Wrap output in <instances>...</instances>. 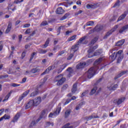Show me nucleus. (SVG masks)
<instances>
[{
	"label": "nucleus",
	"mask_w": 128,
	"mask_h": 128,
	"mask_svg": "<svg viewBox=\"0 0 128 128\" xmlns=\"http://www.w3.org/2000/svg\"><path fill=\"white\" fill-rule=\"evenodd\" d=\"M118 57V62H120L122 58H124V54H122V50H119L118 53L114 52L112 54L110 55V59L112 60V61L114 60Z\"/></svg>",
	"instance_id": "nucleus-1"
},
{
	"label": "nucleus",
	"mask_w": 128,
	"mask_h": 128,
	"mask_svg": "<svg viewBox=\"0 0 128 128\" xmlns=\"http://www.w3.org/2000/svg\"><path fill=\"white\" fill-rule=\"evenodd\" d=\"M86 36H84L80 38L78 42V44L72 46V50L74 52H76L78 50V45L80 44H82L84 40H86Z\"/></svg>",
	"instance_id": "nucleus-2"
},
{
	"label": "nucleus",
	"mask_w": 128,
	"mask_h": 128,
	"mask_svg": "<svg viewBox=\"0 0 128 128\" xmlns=\"http://www.w3.org/2000/svg\"><path fill=\"white\" fill-rule=\"evenodd\" d=\"M96 74V68L93 67L90 68L86 74L87 75L88 78H92L94 74Z\"/></svg>",
	"instance_id": "nucleus-3"
},
{
	"label": "nucleus",
	"mask_w": 128,
	"mask_h": 128,
	"mask_svg": "<svg viewBox=\"0 0 128 128\" xmlns=\"http://www.w3.org/2000/svg\"><path fill=\"white\" fill-rule=\"evenodd\" d=\"M60 106H62V104L60 103L58 104L56 110L54 113L51 112L50 114L48 116L49 118H55L56 116H58L60 114V110H62Z\"/></svg>",
	"instance_id": "nucleus-4"
},
{
	"label": "nucleus",
	"mask_w": 128,
	"mask_h": 128,
	"mask_svg": "<svg viewBox=\"0 0 128 128\" xmlns=\"http://www.w3.org/2000/svg\"><path fill=\"white\" fill-rule=\"evenodd\" d=\"M88 58H92V56H98V55L100 54H102V50H97L96 51V52H95V53L94 54H92V49H90L88 50Z\"/></svg>",
	"instance_id": "nucleus-5"
},
{
	"label": "nucleus",
	"mask_w": 128,
	"mask_h": 128,
	"mask_svg": "<svg viewBox=\"0 0 128 128\" xmlns=\"http://www.w3.org/2000/svg\"><path fill=\"white\" fill-rule=\"evenodd\" d=\"M56 82H57V86H60L61 84H62L64 82H66V78H62V75L60 74L57 76L56 78Z\"/></svg>",
	"instance_id": "nucleus-6"
},
{
	"label": "nucleus",
	"mask_w": 128,
	"mask_h": 128,
	"mask_svg": "<svg viewBox=\"0 0 128 128\" xmlns=\"http://www.w3.org/2000/svg\"><path fill=\"white\" fill-rule=\"evenodd\" d=\"M46 112L42 111V112L40 116V118L37 120L32 122V123L30 124V126H34L36 124H38V122L40 120L41 118H46Z\"/></svg>",
	"instance_id": "nucleus-7"
},
{
	"label": "nucleus",
	"mask_w": 128,
	"mask_h": 128,
	"mask_svg": "<svg viewBox=\"0 0 128 128\" xmlns=\"http://www.w3.org/2000/svg\"><path fill=\"white\" fill-rule=\"evenodd\" d=\"M30 94V90H27L26 92H24L18 98V102H22L28 94Z\"/></svg>",
	"instance_id": "nucleus-8"
},
{
	"label": "nucleus",
	"mask_w": 128,
	"mask_h": 128,
	"mask_svg": "<svg viewBox=\"0 0 128 128\" xmlns=\"http://www.w3.org/2000/svg\"><path fill=\"white\" fill-rule=\"evenodd\" d=\"M118 28V25H116L114 26L113 28H112L110 31L106 33V36L104 37V38H106V36H110V34H112L114 32H116V28Z\"/></svg>",
	"instance_id": "nucleus-9"
},
{
	"label": "nucleus",
	"mask_w": 128,
	"mask_h": 128,
	"mask_svg": "<svg viewBox=\"0 0 128 128\" xmlns=\"http://www.w3.org/2000/svg\"><path fill=\"white\" fill-rule=\"evenodd\" d=\"M107 88L109 90H114L118 88V84L114 85L112 83H109Z\"/></svg>",
	"instance_id": "nucleus-10"
},
{
	"label": "nucleus",
	"mask_w": 128,
	"mask_h": 128,
	"mask_svg": "<svg viewBox=\"0 0 128 128\" xmlns=\"http://www.w3.org/2000/svg\"><path fill=\"white\" fill-rule=\"evenodd\" d=\"M86 62H80L76 65V68L77 70H82V68H84L86 66Z\"/></svg>",
	"instance_id": "nucleus-11"
},
{
	"label": "nucleus",
	"mask_w": 128,
	"mask_h": 128,
	"mask_svg": "<svg viewBox=\"0 0 128 128\" xmlns=\"http://www.w3.org/2000/svg\"><path fill=\"white\" fill-rule=\"evenodd\" d=\"M33 100L34 102V106H38V104L42 102V98L40 97H38L35 98Z\"/></svg>",
	"instance_id": "nucleus-12"
},
{
	"label": "nucleus",
	"mask_w": 128,
	"mask_h": 128,
	"mask_svg": "<svg viewBox=\"0 0 128 128\" xmlns=\"http://www.w3.org/2000/svg\"><path fill=\"white\" fill-rule=\"evenodd\" d=\"M34 106V100H30L26 106V108H30Z\"/></svg>",
	"instance_id": "nucleus-13"
},
{
	"label": "nucleus",
	"mask_w": 128,
	"mask_h": 128,
	"mask_svg": "<svg viewBox=\"0 0 128 128\" xmlns=\"http://www.w3.org/2000/svg\"><path fill=\"white\" fill-rule=\"evenodd\" d=\"M54 66H50L48 68L46 69L44 72L42 74H48L50 72V70H54Z\"/></svg>",
	"instance_id": "nucleus-14"
},
{
	"label": "nucleus",
	"mask_w": 128,
	"mask_h": 128,
	"mask_svg": "<svg viewBox=\"0 0 128 128\" xmlns=\"http://www.w3.org/2000/svg\"><path fill=\"white\" fill-rule=\"evenodd\" d=\"M64 12V10L62 7L58 8L56 10V14H62Z\"/></svg>",
	"instance_id": "nucleus-15"
},
{
	"label": "nucleus",
	"mask_w": 128,
	"mask_h": 128,
	"mask_svg": "<svg viewBox=\"0 0 128 128\" xmlns=\"http://www.w3.org/2000/svg\"><path fill=\"white\" fill-rule=\"evenodd\" d=\"M99 118L100 116H94V115H92L86 117V120H92V118Z\"/></svg>",
	"instance_id": "nucleus-16"
},
{
	"label": "nucleus",
	"mask_w": 128,
	"mask_h": 128,
	"mask_svg": "<svg viewBox=\"0 0 128 128\" xmlns=\"http://www.w3.org/2000/svg\"><path fill=\"white\" fill-rule=\"evenodd\" d=\"M128 28V25H126L125 26H124L119 30L120 34H122V32H126V30Z\"/></svg>",
	"instance_id": "nucleus-17"
},
{
	"label": "nucleus",
	"mask_w": 128,
	"mask_h": 128,
	"mask_svg": "<svg viewBox=\"0 0 128 128\" xmlns=\"http://www.w3.org/2000/svg\"><path fill=\"white\" fill-rule=\"evenodd\" d=\"M66 66H68V64H64L61 66L59 70H58V73L60 74V72H62V70H64L66 68Z\"/></svg>",
	"instance_id": "nucleus-18"
},
{
	"label": "nucleus",
	"mask_w": 128,
	"mask_h": 128,
	"mask_svg": "<svg viewBox=\"0 0 128 128\" xmlns=\"http://www.w3.org/2000/svg\"><path fill=\"white\" fill-rule=\"evenodd\" d=\"M20 113H18L14 117V119L12 120V122H18V120L20 118Z\"/></svg>",
	"instance_id": "nucleus-19"
},
{
	"label": "nucleus",
	"mask_w": 128,
	"mask_h": 128,
	"mask_svg": "<svg viewBox=\"0 0 128 128\" xmlns=\"http://www.w3.org/2000/svg\"><path fill=\"white\" fill-rule=\"evenodd\" d=\"M70 112H72V110H66L64 113V118H68V116H70Z\"/></svg>",
	"instance_id": "nucleus-20"
},
{
	"label": "nucleus",
	"mask_w": 128,
	"mask_h": 128,
	"mask_svg": "<svg viewBox=\"0 0 128 128\" xmlns=\"http://www.w3.org/2000/svg\"><path fill=\"white\" fill-rule=\"evenodd\" d=\"M12 94V90H11L9 93L6 96L4 99L3 100V102H6V100H8V98H10V94Z\"/></svg>",
	"instance_id": "nucleus-21"
},
{
	"label": "nucleus",
	"mask_w": 128,
	"mask_h": 128,
	"mask_svg": "<svg viewBox=\"0 0 128 128\" xmlns=\"http://www.w3.org/2000/svg\"><path fill=\"white\" fill-rule=\"evenodd\" d=\"M124 44V40H122L120 41H118L116 44V46H122V44Z\"/></svg>",
	"instance_id": "nucleus-22"
},
{
	"label": "nucleus",
	"mask_w": 128,
	"mask_h": 128,
	"mask_svg": "<svg viewBox=\"0 0 128 128\" xmlns=\"http://www.w3.org/2000/svg\"><path fill=\"white\" fill-rule=\"evenodd\" d=\"M10 116L5 114L0 118V122H2L3 120H10Z\"/></svg>",
	"instance_id": "nucleus-23"
},
{
	"label": "nucleus",
	"mask_w": 128,
	"mask_h": 128,
	"mask_svg": "<svg viewBox=\"0 0 128 128\" xmlns=\"http://www.w3.org/2000/svg\"><path fill=\"white\" fill-rule=\"evenodd\" d=\"M67 72H69V74L68 75V78H70V76H72V74L74 72V71L72 70V68H68L67 69Z\"/></svg>",
	"instance_id": "nucleus-24"
},
{
	"label": "nucleus",
	"mask_w": 128,
	"mask_h": 128,
	"mask_svg": "<svg viewBox=\"0 0 128 128\" xmlns=\"http://www.w3.org/2000/svg\"><path fill=\"white\" fill-rule=\"evenodd\" d=\"M10 30H12V24L10 23L8 24V28L6 30V34H8V32H10Z\"/></svg>",
	"instance_id": "nucleus-25"
},
{
	"label": "nucleus",
	"mask_w": 128,
	"mask_h": 128,
	"mask_svg": "<svg viewBox=\"0 0 128 128\" xmlns=\"http://www.w3.org/2000/svg\"><path fill=\"white\" fill-rule=\"evenodd\" d=\"M76 40V35H74L68 39V42H72V40Z\"/></svg>",
	"instance_id": "nucleus-26"
},
{
	"label": "nucleus",
	"mask_w": 128,
	"mask_h": 128,
	"mask_svg": "<svg viewBox=\"0 0 128 128\" xmlns=\"http://www.w3.org/2000/svg\"><path fill=\"white\" fill-rule=\"evenodd\" d=\"M76 88H78V84H74L72 89V94H74V92H76Z\"/></svg>",
	"instance_id": "nucleus-27"
},
{
	"label": "nucleus",
	"mask_w": 128,
	"mask_h": 128,
	"mask_svg": "<svg viewBox=\"0 0 128 128\" xmlns=\"http://www.w3.org/2000/svg\"><path fill=\"white\" fill-rule=\"evenodd\" d=\"M40 71V70L38 68H33L31 72L32 74H36V72H38Z\"/></svg>",
	"instance_id": "nucleus-28"
},
{
	"label": "nucleus",
	"mask_w": 128,
	"mask_h": 128,
	"mask_svg": "<svg viewBox=\"0 0 128 128\" xmlns=\"http://www.w3.org/2000/svg\"><path fill=\"white\" fill-rule=\"evenodd\" d=\"M98 90V87L95 86L93 88L92 90L90 92V95L92 96V94H94L96 92V90Z\"/></svg>",
	"instance_id": "nucleus-29"
},
{
	"label": "nucleus",
	"mask_w": 128,
	"mask_h": 128,
	"mask_svg": "<svg viewBox=\"0 0 128 128\" xmlns=\"http://www.w3.org/2000/svg\"><path fill=\"white\" fill-rule=\"evenodd\" d=\"M126 14H122L121 16H120L117 22H120V20H124V18H126Z\"/></svg>",
	"instance_id": "nucleus-30"
},
{
	"label": "nucleus",
	"mask_w": 128,
	"mask_h": 128,
	"mask_svg": "<svg viewBox=\"0 0 128 128\" xmlns=\"http://www.w3.org/2000/svg\"><path fill=\"white\" fill-rule=\"evenodd\" d=\"M126 71H123L121 72L120 74H119L116 77H115V80H116L117 78H120L122 76H123V74H126Z\"/></svg>",
	"instance_id": "nucleus-31"
},
{
	"label": "nucleus",
	"mask_w": 128,
	"mask_h": 128,
	"mask_svg": "<svg viewBox=\"0 0 128 128\" xmlns=\"http://www.w3.org/2000/svg\"><path fill=\"white\" fill-rule=\"evenodd\" d=\"M104 60V58H100L99 59L96 60L94 62L95 64H98L100 62H102Z\"/></svg>",
	"instance_id": "nucleus-32"
},
{
	"label": "nucleus",
	"mask_w": 128,
	"mask_h": 128,
	"mask_svg": "<svg viewBox=\"0 0 128 128\" xmlns=\"http://www.w3.org/2000/svg\"><path fill=\"white\" fill-rule=\"evenodd\" d=\"M62 128H74V127L72 126H70V124L68 123L63 126Z\"/></svg>",
	"instance_id": "nucleus-33"
},
{
	"label": "nucleus",
	"mask_w": 128,
	"mask_h": 128,
	"mask_svg": "<svg viewBox=\"0 0 128 128\" xmlns=\"http://www.w3.org/2000/svg\"><path fill=\"white\" fill-rule=\"evenodd\" d=\"M124 98H120L118 101H117V104H120L122 102H124Z\"/></svg>",
	"instance_id": "nucleus-34"
},
{
	"label": "nucleus",
	"mask_w": 128,
	"mask_h": 128,
	"mask_svg": "<svg viewBox=\"0 0 128 128\" xmlns=\"http://www.w3.org/2000/svg\"><path fill=\"white\" fill-rule=\"evenodd\" d=\"M94 24V22L92 21H90L86 24V26H92Z\"/></svg>",
	"instance_id": "nucleus-35"
},
{
	"label": "nucleus",
	"mask_w": 128,
	"mask_h": 128,
	"mask_svg": "<svg viewBox=\"0 0 128 128\" xmlns=\"http://www.w3.org/2000/svg\"><path fill=\"white\" fill-rule=\"evenodd\" d=\"M38 52L40 54H46V52H48V50H44L42 49H40L38 50Z\"/></svg>",
	"instance_id": "nucleus-36"
},
{
	"label": "nucleus",
	"mask_w": 128,
	"mask_h": 128,
	"mask_svg": "<svg viewBox=\"0 0 128 128\" xmlns=\"http://www.w3.org/2000/svg\"><path fill=\"white\" fill-rule=\"evenodd\" d=\"M48 44H50V39L48 38L45 44L44 45V48H48Z\"/></svg>",
	"instance_id": "nucleus-37"
},
{
	"label": "nucleus",
	"mask_w": 128,
	"mask_h": 128,
	"mask_svg": "<svg viewBox=\"0 0 128 128\" xmlns=\"http://www.w3.org/2000/svg\"><path fill=\"white\" fill-rule=\"evenodd\" d=\"M38 94V91H34L31 94L30 96H36Z\"/></svg>",
	"instance_id": "nucleus-38"
},
{
	"label": "nucleus",
	"mask_w": 128,
	"mask_h": 128,
	"mask_svg": "<svg viewBox=\"0 0 128 128\" xmlns=\"http://www.w3.org/2000/svg\"><path fill=\"white\" fill-rule=\"evenodd\" d=\"M82 106V103H80L78 105L76 108V110H78Z\"/></svg>",
	"instance_id": "nucleus-39"
},
{
	"label": "nucleus",
	"mask_w": 128,
	"mask_h": 128,
	"mask_svg": "<svg viewBox=\"0 0 128 128\" xmlns=\"http://www.w3.org/2000/svg\"><path fill=\"white\" fill-rule=\"evenodd\" d=\"M20 86V84L16 83H12L11 84V86H13V88H16V86Z\"/></svg>",
	"instance_id": "nucleus-40"
},
{
	"label": "nucleus",
	"mask_w": 128,
	"mask_h": 128,
	"mask_svg": "<svg viewBox=\"0 0 128 128\" xmlns=\"http://www.w3.org/2000/svg\"><path fill=\"white\" fill-rule=\"evenodd\" d=\"M86 8L90 10V8H94V5L88 4L86 6Z\"/></svg>",
	"instance_id": "nucleus-41"
},
{
	"label": "nucleus",
	"mask_w": 128,
	"mask_h": 128,
	"mask_svg": "<svg viewBox=\"0 0 128 128\" xmlns=\"http://www.w3.org/2000/svg\"><path fill=\"white\" fill-rule=\"evenodd\" d=\"M74 2H76V0H68V4H72Z\"/></svg>",
	"instance_id": "nucleus-42"
},
{
	"label": "nucleus",
	"mask_w": 128,
	"mask_h": 128,
	"mask_svg": "<svg viewBox=\"0 0 128 128\" xmlns=\"http://www.w3.org/2000/svg\"><path fill=\"white\" fill-rule=\"evenodd\" d=\"M96 40H98V38H94L91 42V44H96Z\"/></svg>",
	"instance_id": "nucleus-43"
},
{
	"label": "nucleus",
	"mask_w": 128,
	"mask_h": 128,
	"mask_svg": "<svg viewBox=\"0 0 128 128\" xmlns=\"http://www.w3.org/2000/svg\"><path fill=\"white\" fill-rule=\"evenodd\" d=\"M35 54H36V52L32 53V54L31 55L30 60H32V59L34 58V56Z\"/></svg>",
	"instance_id": "nucleus-44"
},
{
	"label": "nucleus",
	"mask_w": 128,
	"mask_h": 128,
	"mask_svg": "<svg viewBox=\"0 0 128 128\" xmlns=\"http://www.w3.org/2000/svg\"><path fill=\"white\" fill-rule=\"evenodd\" d=\"M48 24V22L46 21H43L42 23L41 24L40 26H47Z\"/></svg>",
	"instance_id": "nucleus-45"
},
{
	"label": "nucleus",
	"mask_w": 128,
	"mask_h": 128,
	"mask_svg": "<svg viewBox=\"0 0 128 128\" xmlns=\"http://www.w3.org/2000/svg\"><path fill=\"white\" fill-rule=\"evenodd\" d=\"M120 6V0L117 1L115 4L113 6V8H116V6Z\"/></svg>",
	"instance_id": "nucleus-46"
},
{
	"label": "nucleus",
	"mask_w": 128,
	"mask_h": 128,
	"mask_svg": "<svg viewBox=\"0 0 128 128\" xmlns=\"http://www.w3.org/2000/svg\"><path fill=\"white\" fill-rule=\"evenodd\" d=\"M30 24H25L23 26V28H30Z\"/></svg>",
	"instance_id": "nucleus-47"
},
{
	"label": "nucleus",
	"mask_w": 128,
	"mask_h": 128,
	"mask_svg": "<svg viewBox=\"0 0 128 128\" xmlns=\"http://www.w3.org/2000/svg\"><path fill=\"white\" fill-rule=\"evenodd\" d=\"M32 30H30V29L28 28V29H27L25 32V34H30V32H31Z\"/></svg>",
	"instance_id": "nucleus-48"
},
{
	"label": "nucleus",
	"mask_w": 128,
	"mask_h": 128,
	"mask_svg": "<svg viewBox=\"0 0 128 128\" xmlns=\"http://www.w3.org/2000/svg\"><path fill=\"white\" fill-rule=\"evenodd\" d=\"M70 102H72V99H68L65 102L64 104H70Z\"/></svg>",
	"instance_id": "nucleus-49"
},
{
	"label": "nucleus",
	"mask_w": 128,
	"mask_h": 128,
	"mask_svg": "<svg viewBox=\"0 0 128 128\" xmlns=\"http://www.w3.org/2000/svg\"><path fill=\"white\" fill-rule=\"evenodd\" d=\"M72 30H68L66 32V36H68L69 34H72Z\"/></svg>",
	"instance_id": "nucleus-50"
},
{
	"label": "nucleus",
	"mask_w": 128,
	"mask_h": 128,
	"mask_svg": "<svg viewBox=\"0 0 128 128\" xmlns=\"http://www.w3.org/2000/svg\"><path fill=\"white\" fill-rule=\"evenodd\" d=\"M26 82V78H24L22 80V82H20V84H24Z\"/></svg>",
	"instance_id": "nucleus-51"
},
{
	"label": "nucleus",
	"mask_w": 128,
	"mask_h": 128,
	"mask_svg": "<svg viewBox=\"0 0 128 128\" xmlns=\"http://www.w3.org/2000/svg\"><path fill=\"white\" fill-rule=\"evenodd\" d=\"M22 35H19L18 36L19 42H22Z\"/></svg>",
	"instance_id": "nucleus-52"
},
{
	"label": "nucleus",
	"mask_w": 128,
	"mask_h": 128,
	"mask_svg": "<svg viewBox=\"0 0 128 128\" xmlns=\"http://www.w3.org/2000/svg\"><path fill=\"white\" fill-rule=\"evenodd\" d=\"M20 2H22L20 0H16L14 1V4H20Z\"/></svg>",
	"instance_id": "nucleus-53"
},
{
	"label": "nucleus",
	"mask_w": 128,
	"mask_h": 128,
	"mask_svg": "<svg viewBox=\"0 0 128 128\" xmlns=\"http://www.w3.org/2000/svg\"><path fill=\"white\" fill-rule=\"evenodd\" d=\"M72 56H74V54H70V56L68 57V60H70L72 58Z\"/></svg>",
	"instance_id": "nucleus-54"
},
{
	"label": "nucleus",
	"mask_w": 128,
	"mask_h": 128,
	"mask_svg": "<svg viewBox=\"0 0 128 128\" xmlns=\"http://www.w3.org/2000/svg\"><path fill=\"white\" fill-rule=\"evenodd\" d=\"M4 109H1L0 110V116H2V114H4Z\"/></svg>",
	"instance_id": "nucleus-55"
},
{
	"label": "nucleus",
	"mask_w": 128,
	"mask_h": 128,
	"mask_svg": "<svg viewBox=\"0 0 128 128\" xmlns=\"http://www.w3.org/2000/svg\"><path fill=\"white\" fill-rule=\"evenodd\" d=\"M8 76L6 75V76H0V78H8Z\"/></svg>",
	"instance_id": "nucleus-56"
},
{
	"label": "nucleus",
	"mask_w": 128,
	"mask_h": 128,
	"mask_svg": "<svg viewBox=\"0 0 128 128\" xmlns=\"http://www.w3.org/2000/svg\"><path fill=\"white\" fill-rule=\"evenodd\" d=\"M20 24V20H18L16 22L15 26H18V24Z\"/></svg>",
	"instance_id": "nucleus-57"
},
{
	"label": "nucleus",
	"mask_w": 128,
	"mask_h": 128,
	"mask_svg": "<svg viewBox=\"0 0 128 128\" xmlns=\"http://www.w3.org/2000/svg\"><path fill=\"white\" fill-rule=\"evenodd\" d=\"M120 128H126L124 124H122L120 126Z\"/></svg>",
	"instance_id": "nucleus-58"
},
{
	"label": "nucleus",
	"mask_w": 128,
	"mask_h": 128,
	"mask_svg": "<svg viewBox=\"0 0 128 128\" xmlns=\"http://www.w3.org/2000/svg\"><path fill=\"white\" fill-rule=\"evenodd\" d=\"M64 54V52L62 51L61 52H60L58 54V56H62V54Z\"/></svg>",
	"instance_id": "nucleus-59"
},
{
	"label": "nucleus",
	"mask_w": 128,
	"mask_h": 128,
	"mask_svg": "<svg viewBox=\"0 0 128 128\" xmlns=\"http://www.w3.org/2000/svg\"><path fill=\"white\" fill-rule=\"evenodd\" d=\"M22 58H24V56H26V52H23L22 53Z\"/></svg>",
	"instance_id": "nucleus-60"
},
{
	"label": "nucleus",
	"mask_w": 128,
	"mask_h": 128,
	"mask_svg": "<svg viewBox=\"0 0 128 128\" xmlns=\"http://www.w3.org/2000/svg\"><path fill=\"white\" fill-rule=\"evenodd\" d=\"M120 122H122V120H119L117 121V124H116L114 126H118V124H120Z\"/></svg>",
	"instance_id": "nucleus-61"
},
{
	"label": "nucleus",
	"mask_w": 128,
	"mask_h": 128,
	"mask_svg": "<svg viewBox=\"0 0 128 128\" xmlns=\"http://www.w3.org/2000/svg\"><path fill=\"white\" fill-rule=\"evenodd\" d=\"M88 94V91H86L85 92H84L82 94V96H84V95H85V94Z\"/></svg>",
	"instance_id": "nucleus-62"
},
{
	"label": "nucleus",
	"mask_w": 128,
	"mask_h": 128,
	"mask_svg": "<svg viewBox=\"0 0 128 128\" xmlns=\"http://www.w3.org/2000/svg\"><path fill=\"white\" fill-rule=\"evenodd\" d=\"M76 4H78V5H80V4H82V2H80V0H78V1H77V2H76Z\"/></svg>",
	"instance_id": "nucleus-63"
},
{
	"label": "nucleus",
	"mask_w": 128,
	"mask_h": 128,
	"mask_svg": "<svg viewBox=\"0 0 128 128\" xmlns=\"http://www.w3.org/2000/svg\"><path fill=\"white\" fill-rule=\"evenodd\" d=\"M78 97H76L75 96H73L72 98V100H76V98Z\"/></svg>",
	"instance_id": "nucleus-64"
}]
</instances>
